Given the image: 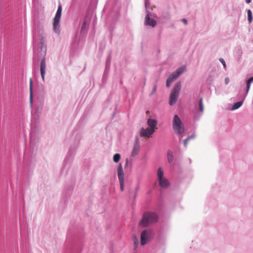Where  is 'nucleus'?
I'll use <instances>...</instances> for the list:
<instances>
[{
    "instance_id": "f257e3e1",
    "label": "nucleus",
    "mask_w": 253,
    "mask_h": 253,
    "mask_svg": "<svg viewBox=\"0 0 253 253\" xmlns=\"http://www.w3.org/2000/svg\"><path fill=\"white\" fill-rule=\"evenodd\" d=\"M158 220V216L155 212H145L139 221V224L140 226L146 227L152 224L156 223Z\"/></svg>"
},
{
    "instance_id": "f03ea898",
    "label": "nucleus",
    "mask_w": 253,
    "mask_h": 253,
    "mask_svg": "<svg viewBox=\"0 0 253 253\" xmlns=\"http://www.w3.org/2000/svg\"><path fill=\"white\" fill-rule=\"evenodd\" d=\"M164 172L162 168H159L157 171V177L159 183L161 188H168L170 185V183L168 179L163 177Z\"/></svg>"
},
{
    "instance_id": "7ed1b4c3",
    "label": "nucleus",
    "mask_w": 253,
    "mask_h": 253,
    "mask_svg": "<svg viewBox=\"0 0 253 253\" xmlns=\"http://www.w3.org/2000/svg\"><path fill=\"white\" fill-rule=\"evenodd\" d=\"M172 126L174 131L178 134H182L184 131L183 124L177 115L174 116Z\"/></svg>"
},
{
    "instance_id": "20e7f679",
    "label": "nucleus",
    "mask_w": 253,
    "mask_h": 253,
    "mask_svg": "<svg viewBox=\"0 0 253 253\" xmlns=\"http://www.w3.org/2000/svg\"><path fill=\"white\" fill-rule=\"evenodd\" d=\"M180 89L181 83L178 82L175 84L171 92L169 102L170 105H172L176 102Z\"/></svg>"
},
{
    "instance_id": "39448f33",
    "label": "nucleus",
    "mask_w": 253,
    "mask_h": 253,
    "mask_svg": "<svg viewBox=\"0 0 253 253\" xmlns=\"http://www.w3.org/2000/svg\"><path fill=\"white\" fill-rule=\"evenodd\" d=\"M62 5L58 6L55 16L53 20V29L55 32L59 33L60 32V20L62 14Z\"/></svg>"
},
{
    "instance_id": "423d86ee",
    "label": "nucleus",
    "mask_w": 253,
    "mask_h": 253,
    "mask_svg": "<svg viewBox=\"0 0 253 253\" xmlns=\"http://www.w3.org/2000/svg\"><path fill=\"white\" fill-rule=\"evenodd\" d=\"M152 235V232L151 230H144L142 231L140 235V244L141 245H145L149 241Z\"/></svg>"
},
{
    "instance_id": "0eeeda50",
    "label": "nucleus",
    "mask_w": 253,
    "mask_h": 253,
    "mask_svg": "<svg viewBox=\"0 0 253 253\" xmlns=\"http://www.w3.org/2000/svg\"><path fill=\"white\" fill-rule=\"evenodd\" d=\"M154 133L153 129L148 127L146 128H142L140 132V135L143 137H150Z\"/></svg>"
},
{
    "instance_id": "6e6552de",
    "label": "nucleus",
    "mask_w": 253,
    "mask_h": 253,
    "mask_svg": "<svg viewBox=\"0 0 253 253\" xmlns=\"http://www.w3.org/2000/svg\"><path fill=\"white\" fill-rule=\"evenodd\" d=\"M185 70V67H181L179 68L176 72H174L171 74L169 77H171V79L173 81L176 79Z\"/></svg>"
},
{
    "instance_id": "1a4fd4ad",
    "label": "nucleus",
    "mask_w": 253,
    "mask_h": 253,
    "mask_svg": "<svg viewBox=\"0 0 253 253\" xmlns=\"http://www.w3.org/2000/svg\"><path fill=\"white\" fill-rule=\"evenodd\" d=\"M41 73L42 79L43 81H44V76L45 74V70H46V64H45V58H43L41 61Z\"/></svg>"
},
{
    "instance_id": "9d476101",
    "label": "nucleus",
    "mask_w": 253,
    "mask_h": 253,
    "mask_svg": "<svg viewBox=\"0 0 253 253\" xmlns=\"http://www.w3.org/2000/svg\"><path fill=\"white\" fill-rule=\"evenodd\" d=\"M147 124L149 126V128H151V129H153L155 132V130L157 129V121L154 119H149L147 120Z\"/></svg>"
},
{
    "instance_id": "9b49d317",
    "label": "nucleus",
    "mask_w": 253,
    "mask_h": 253,
    "mask_svg": "<svg viewBox=\"0 0 253 253\" xmlns=\"http://www.w3.org/2000/svg\"><path fill=\"white\" fill-rule=\"evenodd\" d=\"M145 23L147 25L151 26L152 27H154L156 25L157 22L154 19H151L148 14L145 17Z\"/></svg>"
},
{
    "instance_id": "f8f14e48",
    "label": "nucleus",
    "mask_w": 253,
    "mask_h": 253,
    "mask_svg": "<svg viewBox=\"0 0 253 253\" xmlns=\"http://www.w3.org/2000/svg\"><path fill=\"white\" fill-rule=\"evenodd\" d=\"M118 176L119 180L124 179V173L122 165L120 164L118 169Z\"/></svg>"
},
{
    "instance_id": "ddd939ff",
    "label": "nucleus",
    "mask_w": 253,
    "mask_h": 253,
    "mask_svg": "<svg viewBox=\"0 0 253 253\" xmlns=\"http://www.w3.org/2000/svg\"><path fill=\"white\" fill-rule=\"evenodd\" d=\"M140 150V145L138 144V143H136L133 148L132 153H131V156L132 157H134L136 155H137L139 153Z\"/></svg>"
},
{
    "instance_id": "4468645a",
    "label": "nucleus",
    "mask_w": 253,
    "mask_h": 253,
    "mask_svg": "<svg viewBox=\"0 0 253 253\" xmlns=\"http://www.w3.org/2000/svg\"><path fill=\"white\" fill-rule=\"evenodd\" d=\"M253 82V77H251L247 81V83H246L247 87H246V92L245 97L247 96V95L250 90L251 84Z\"/></svg>"
},
{
    "instance_id": "2eb2a0df",
    "label": "nucleus",
    "mask_w": 253,
    "mask_h": 253,
    "mask_svg": "<svg viewBox=\"0 0 253 253\" xmlns=\"http://www.w3.org/2000/svg\"><path fill=\"white\" fill-rule=\"evenodd\" d=\"M245 97H246L245 96L244 99L242 101H239L234 103L232 106V110H236L240 107L242 105Z\"/></svg>"
},
{
    "instance_id": "dca6fc26",
    "label": "nucleus",
    "mask_w": 253,
    "mask_h": 253,
    "mask_svg": "<svg viewBox=\"0 0 253 253\" xmlns=\"http://www.w3.org/2000/svg\"><path fill=\"white\" fill-rule=\"evenodd\" d=\"M167 157L169 163H171L173 160V153L171 150H168L167 152Z\"/></svg>"
},
{
    "instance_id": "f3484780",
    "label": "nucleus",
    "mask_w": 253,
    "mask_h": 253,
    "mask_svg": "<svg viewBox=\"0 0 253 253\" xmlns=\"http://www.w3.org/2000/svg\"><path fill=\"white\" fill-rule=\"evenodd\" d=\"M247 13H248V21H249V23L250 24H251L252 22V20H253V16H252V11L250 9L248 10Z\"/></svg>"
},
{
    "instance_id": "a211bd4d",
    "label": "nucleus",
    "mask_w": 253,
    "mask_h": 253,
    "mask_svg": "<svg viewBox=\"0 0 253 253\" xmlns=\"http://www.w3.org/2000/svg\"><path fill=\"white\" fill-rule=\"evenodd\" d=\"M121 159V155L118 154H115L113 157V161L115 163H118Z\"/></svg>"
},
{
    "instance_id": "6ab92c4d",
    "label": "nucleus",
    "mask_w": 253,
    "mask_h": 253,
    "mask_svg": "<svg viewBox=\"0 0 253 253\" xmlns=\"http://www.w3.org/2000/svg\"><path fill=\"white\" fill-rule=\"evenodd\" d=\"M199 110L203 112L204 111V105L203 104V99L201 98L199 101Z\"/></svg>"
},
{
    "instance_id": "aec40b11",
    "label": "nucleus",
    "mask_w": 253,
    "mask_h": 253,
    "mask_svg": "<svg viewBox=\"0 0 253 253\" xmlns=\"http://www.w3.org/2000/svg\"><path fill=\"white\" fill-rule=\"evenodd\" d=\"M30 100H31V102H32V98H33V95H32V79H30Z\"/></svg>"
},
{
    "instance_id": "412c9836",
    "label": "nucleus",
    "mask_w": 253,
    "mask_h": 253,
    "mask_svg": "<svg viewBox=\"0 0 253 253\" xmlns=\"http://www.w3.org/2000/svg\"><path fill=\"white\" fill-rule=\"evenodd\" d=\"M194 136H190L187 137L186 139H185L184 140V142H183L184 146L186 147L187 145L188 141L189 140H190V139L194 138Z\"/></svg>"
},
{
    "instance_id": "4be33fe9",
    "label": "nucleus",
    "mask_w": 253,
    "mask_h": 253,
    "mask_svg": "<svg viewBox=\"0 0 253 253\" xmlns=\"http://www.w3.org/2000/svg\"><path fill=\"white\" fill-rule=\"evenodd\" d=\"M120 189L122 191L124 190L125 180H119Z\"/></svg>"
},
{
    "instance_id": "5701e85b",
    "label": "nucleus",
    "mask_w": 253,
    "mask_h": 253,
    "mask_svg": "<svg viewBox=\"0 0 253 253\" xmlns=\"http://www.w3.org/2000/svg\"><path fill=\"white\" fill-rule=\"evenodd\" d=\"M173 82L172 80L171 79V77H169L168 79L167 80L166 82V85L167 87H169L171 83Z\"/></svg>"
},
{
    "instance_id": "b1692460",
    "label": "nucleus",
    "mask_w": 253,
    "mask_h": 253,
    "mask_svg": "<svg viewBox=\"0 0 253 253\" xmlns=\"http://www.w3.org/2000/svg\"><path fill=\"white\" fill-rule=\"evenodd\" d=\"M133 242H134V245L135 248L136 249L138 247V243H139L138 240L136 236H135L133 238Z\"/></svg>"
},
{
    "instance_id": "393cba45",
    "label": "nucleus",
    "mask_w": 253,
    "mask_h": 253,
    "mask_svg": "<svg viewBox=\"0 0 253 253\" xmlns=\"http://www.w3.org/2000/svg\"><path fill=\"white\" fill-rule=\"evenodd\" d=\"M219 61L222 64V65L224 66V68H226V64H225V62L224 60H223V59L220 58L219 59Z\"/></svg>"
},
{
    "instance_id": "a878e982",
    "label": "nucleus",
    "mask_w": 253,
    "mask_h": 253,
    "mask_svg": "<svg viewBox=\"0 0 253 253\" xmlns=\"http://www.w3.org/2000/svg\"><path fill=\"white\" fill-rule=\"evenodd\" d=\"M229 82H230V79H229V78H228V77H227V78H226L225 79V84H228V83H229Z\"/></svg>"
},
{
    "instance_id": "bb28decb",
    "label": "nucleus",
    "mask_w": 253,
    "mask_h": 253,
    "mask_svg": "<svg viewBox=\"0 0 253 253\" xmlns=\"http://www.w3.org/2000/svg\"><path fill=\"white\" fill-rule=\"evenodd\" d=\"M182 21L185 24H187V21L186 19H182Z\"/></svg>"
},
{
    "instance_id": "cd10ccee",
    "label": "nucleus",
    "mask_w": 253,
    "mask_h": 253,
    "mask_svg": "<svg viewBox=\"0 0 253 253\" xmlns=\"http://www.w3.org/2000/svg\"><path fill=\"white\" fill-rule=\"evenodd\" d=\"M252 0H246V1L247 3H249L251 2Z\"/></svg>"
}]
</instances>
